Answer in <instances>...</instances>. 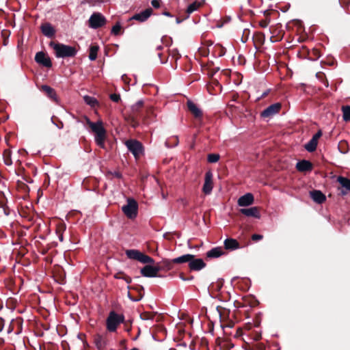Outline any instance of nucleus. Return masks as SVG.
<instances>
[{"label": "nucleus", "mask_w": 350, "mask_h": 350, "mask_svg": "<svg viewBox=\"0 0 350 350\" xmlns=\"http://www.w3.org/2000/svg\"><path fill=\"white\" fill-rule=\"evenodd\" d=\"M159 271V268L151 265H146L144 267L140 272L144 277L154 278L157 277Z\"/></svg>", "instance_id": "11"}, {"label": "nucleus", "mask_w": 350, "mask_h": 350, "mask_svg": "<svg viewBox=\"0 0 350 350\" xmlns=\"http://www.w3.org/2000/svg\"><path fill=\"white\" fill-rule=\"evenodd\" d=\"M176 23H180V21L178 18H177V19H176Z\"/></svg>", "instance_id": "42"}, {"label": "nucleus", "mask_w": 350, "mask_h": 350, "mask_svg": "<svg viewBox=\"0 0 350 350\" xmlns=\"http://www.w3.org/2000/svg\"><path fill=\"white\" fill-rule=\"evenodd\" d=\"M337 181L343 188L346 189L345 191H342V195H345L347 193V191H350V179L343 176H338L337 178Z\"/></svg>", "instance_id": "20"}, {"label": "nucleus", "mask_w": 350, "mask_h": 350, "mask_svg": "<svg viewBox=\"0 0 350 350\" xmlns=\"http://www.w3.org/2000/svg\"><path fill=\"white\" fill-rule=\"evenodd\" d=\"M219 159V155L218 154H209L207 157V160L209 163H216Z\"/></svg>", "instance_id": "33"}, {"label": "nucleus", "mask_w": 350, "mask_h": 350, "mask_svg": "<svg viewBox=\"0 0 350 350\" xmlns=\"http://www.w3.org/2000/svg\"><path fill=\"white\" fill-rule=\"evenodd\" d=\"M98 51V46H92L90 47L89 59L91 61H94L96 59Z\"/></svg>", "instance_id": "29"}, {"label": "nucleus", "mask_w": 350, "mask_h": 350, "mask_svg": "<svg viewBox=\"0 0 350 350\" xmlns=\"http://www.w3.org/2000/svg\"><path fill=\"white\" fill-rule=\"evenodd\" d=\"M224 254L223 249L220 247H217L211 249L206 252V257L209 258H218Z\"/></svg>", "instance_id": "21"}, {"label": "nucleus", "mask_w": 350, "mask_h": 350, "mask_svg": "<svg viewBox=\"0 0 350 350\" xmlns=\"http://www.w3.org/2000/svg\"><path fill=\"white\" fill-rule=\"evenodd\" d=\"M35 60L38 64L46 68H51L52 66L50 57L42 51L38 52L36 54Z\"/></svg>", "instance_id": "9"}, {"label": "nucleus", "mask_w": 350, "mask_h": 350, "mask_svg": "<svg viewBox=\"0 0 350 350\" xmlns=\"http://www.w3.org/2000/svg\"><path fill=\"white\" fill-rule=\"evenodd\" d=\"M321 135H322L321 131H319L317 133H315L312 136V139L318 142V140L321 137Z\"/></svg>", "instance_id": "36"}, {"label": "nucleus", "mask_w": 350, "mask_h": 350, "mask_svg": "<svg viewBox=\"0 0 350 350\" xmlns=\"http://www.w3.org/2000/svg\"><path fill=\"white\" fill-rule=\"evenodd\" d=\"M84 101L86 104L91 107H94L97 104V100L95 98L90 96H85L83 97Z\"/></svg>", "instance_id": "30"}, {"label": "nucleus", "mask_w": 350, "mask_h": 350, "mask_svg": "<svg viewBox=\"0 0 350 350\" xmlns=\"http://www.w3.org/2000/svg\"><path fill=\"white\" fill-rule=\"evenodd\" d=\"M224 247L226 250H234L239 247V243L236 239H226L224 241Z\"/></svg>", "instance_id": "22"}, {"label": "nucleus", "mask_w": 350, "mask_h": 350, "mask_svg": "<svg viewBox=\"0 0 350 350\" xmlns=\"http://www.w3.org/2000/svg\"><path fill=\"white\" fill-rule=\"evenodd\" d=\"M126 255L129 258L138 260L142 263H154L153 258L137 250H127Z\"/></svg>", "instance_id": "4"}, {"label": "nucleus", "mask_w": 350, "mask_h": 350, "mask_svg": "<svg viewBox=\"0 0 350 350\" xmlns=\"http://www.w3.org/2000/svg\"><path fill=\"white\" fill-rule=\"evenodd\" d=\"M125 145L135 159L139 158L142 154L143 146L139 142L135 139H130L125 142Z\"/></svg>", "instance_id": "6"}, {"label": "nucleus", "mask_w": 350, "mask_h": 350, "mask_svg": "<svg viewBox=\"0 0 350 350\" xmlns=\"http://www.w3.org/2000/svg\"><path fill=\"white\" fill-rule=\"evenodd\" d=\"M240 213L247 217H253L257 219L260 217L258 208L256 206L250 207L248 208H241Z\"/></svg>", "instance_id": "15"}, {"label": "nucleus", "mask_w": 350, "mask_h": 350, "mask_svg": "<svg viewBox=\"0 0 350 350\" xmlns=\"http://www.w3.org/2000/svg\"><path fill=\"white\" fill-rule=\"evenodd\" d=\"M187 107L196 118H200L202 116L201 109L192 101H187Z\"/></svg>", "instance_id": "16"}, {"label": "nucleus", "mask_w": 350, "mask_h": 350, "mask_svg": "<svg viewBox=\"0 0 350 350\" xmlns=\"http://www.w3.org/2000/svg\"><path fill=\"white\" fill-rule=\"evenodd\" d=\"M131 350H139V349H137V348H133V349H131Z\"/></svg>", "instance_id": "43"}, {"label": "nucleus", "mask_w": 350, "mask_h": 350, "mask_svg": "<svg viewBox=\"0 0 350 350\" xmlns=\"http://www.w3.org/2000/svg\"><path fill=\"white\" fill-rule=\"evenodd\" d=\"M310 196L312 200L319 204L323 203L326 199L325 195L319 190L310 192Z\"/></svg>", "instance_id": "19"}, {"label": "nucleus", "mask_w": 350, "mask_h": 350, "mask_svg": "<svg viewBox=\"0 0 350 350\" xmlns=\"http://www.w3.org/2000/svg\"><path fill=\"white\" fill-rule=\"evenodd\" d=\"M280 109V103H276L272 104L261 112V116L263 118H271L278 113Z\"/></svg>", "instance_id": "8"}, {"label": "nucleus", "mask_w": 350, "mask_h": 350, "mask_svg": "<svg viewBox=\"0 0 350 350\" xmlns=\"http://www.w3.org/2000/svg\"><path fill=\"white\" fill-rule=\"evenodd\" d=\"M262 235L258 234H254L252 236V239L253 241H257L261 240L262 239Z\"/></svg>", "instance_id": "37"}, {"label": "nucleus", "mask_w": 350, "mask_h": 350, "mask_svg": "<svg viewBox=\"0 0 350 350\" xmlns=\"http://www.w3.org/2000/svg\"><path fill=\"white\" fill-rule=\"evenodd\" d=\"M151 5L154 8H159L160 7V0H152Z\"/></svg>", "instance_id": "38"}, {"label": "nucleus", "mask_w": 350, "mask_h": 350, "mask_svg": "<svg viewBox=\"0 0 350 350\" xmlns=\"http://www.w3.org/2000/svg\"><path fill=\"white\" fill-rule=\"evenodd\" d=\"M213 187V174L211 172L208 171L205 174L204 183L202 187V191L205 194H210L212 191Z\"/></svg>", "instance_id": "10"}, {"label": "nucleus", "mask_w": 350, "mask_h": 350, "mask_svg": "<svg viewBox=\"0 0 350 350\" xmlns=\"http://www.w3.org/2000/svg\"><path fill=\"white\" fill-rule=\"evenodd\" d=\"M317 144V142L311 139L307 144H305L304 147L307 151L312 152L316 150Z\"/></svg>", "instance_id": "26"}, {"label": "nucleus", "mask_w": 350, "mask_h": 350, "mask_svg": "<svg viewBox=\"0 0 350 350\" xmlns=\"http://www.w3.org/2000/svg\"><path fill=\"white\" fill-rule=\"evenodd\" d=\"M192 258H193L192 254H187L183 255L181 256L175 258L172 261V262L176 263V264L188 262V264L189 265L190 261L192 260Z\"/></svg>", "instance_id": "23"}, {"label": "nucleus", "mask_w": 350, "mask_h": 350, "mask_svg": "<svg viewBox=\"0 0 350 350\" xmlns=\"http://www.w3.org/2000/svg\"><path fill=\"white\" fill-rule=\"evenodd\" d=\"M144 103L142 100H138L136 103L132 105L131 109L132 111L134 113H137L139 111L141 108L143 107Z\"/></svg>", "instance_id": "31"}, {"label": "nucleus", "mask_w": 350, "mask_h": 350, "mask_svg": "<svg viewBox=\"0 0 350 350\" xmlns=\"http://www.w3.org/2000/svg\"><path fill=\"white\" fill-rule=\"evenodd\" d=\"M342 118L346 122L350 121V106L345 105L342 107Z\"/></svg>", "instance_id": "27"}, {"label": "nucleus", "mask_w": 350, "mask_h": 350, "mask_svg": "<svg viewBox=\"0 0 350 350\" xmlns=\"http://www.w3.org/2000/svg\"><path fill=\"white\" fill-rule=\"evenodd\" d=\"M296 167L299 172H306L312 170V163L306 160L299 161L296 164Z\"/></svg>", "instance_id": "18"}, {"label": "nucleus", "mask_w": 350, "mask_h": 350, "mask_svg": "<svg viewBox=\"0 0 350 350\" xmlns=\"http://www.w3.org/2000/svg\"><path fill=\"white\" fill-rule=\"evenodd\" d=\"M110 98L113 102H116L117 103V102H118L120 100V96L119 94H112L110 95Z\"/></svg>", "instance_id": "35"}, {"label": "nucleus", "mask_w": 350, "mask_h": 350, "mask_svg": "<svg viewBox=\"0 0 350 350\" xmlns=\"http://www.w3.org/2000/svg\"><path fill=\"white\" fill-rule=\"evenodd\" d=\"M41 89L42 91H44L46 93V94L50 98H51L54 100H57V95H56V93H55V91L54 90V89H53L52 88H51L50 86L46 85H42Z\"/></svg>", "instance_id": "24"}, {"label": "nucleus", "mask_w": 350, "mask_h": 350, "mask_svg": "<svg viewBox=\"0 0 350 350\" xmlns=\"http://www.w3.org/2000/svg\"><path fill=\"white\" fill-rule=\"evenodd\" d=\"M121 25L120 23H117L114 26H113L111 29V33L117 36L120 34V30H121Z\"/></svg>", "instance_id": "34"}, {"label": "nucleus", "mask_w": 350, "mask_h": 350, "mask_svg": "<svg viewBox=\"0 0 350 350\" xmlns=\"http://www.w3.org/2000/svg\"><path fill=\"white\" fill-rule=\"evenodd\" d=\"M204 4V1H196L189 5V6L187 8V13L188 15L191 14L193 12L198 10L199 8H200Z\"/></svg>", "instance_id": "25"}, {"label": "nucleus", "mask_w": 350, "mask_h": 350, "mask_svg": "<svg viewBox=\"0 0 350 350\" xmlns=\"http://www.w3.org/2000/svg\"><path fill=\"white\" fill-rule=\"evenodd\" d=\"M206 266V263L202 258H196L195 256L193 255L192 260L190 261L189 267L191 271H200Z\"/></svg>", "instance_id": "13"}, {"label": "nucleus", "mask_w": 350, "mask_h": 350, "mask_svg": "<svg viewBox=\"0 0 350 350\" xmlns=\"http://www.w3.org/2000/svg\"><path fill=\"white\" fill-rule=\"evenodd\" d=\"M152 10L151 8H148L139 13L134 14L129 18V21L135 20L141 23L145 22L152 15Z\"/></svg>", "instance_id": "12"}, {"label": "nucleus", "mask_w": 350, "mask_h": 350, "mask_svg": "<svg viewBox=\"0 0 350 350\" xmlns=\"http://www.w3.org/2000/svg\"><path fill=\"white\" fill-rule=\"evenodd\" d=\"M88 22L90 27L97 29L105 25L106 18L102 14L94 12L90 16Z\"/></svg>", "instance_id": "7"}, {"label": "nucleus", "mask_w": 350, "mask_h": 350, "mask_svg": "<svg viewBox=\"0 0 350 350\" xmlns=\"http://www.w3.org/2000/svg\"><path fill=\"white\" fill-rule=\"evenodd\" d=\"M41 30L42 33L48 38L53 37L55 33L54 28L50 23L43 24L41 26Z\"/></svg>", "instance_id": "17"}, {"label": "nucleus", "mask_w": 350, "mask_h": 350, "mask_svg": "<svg viewBox=\"0 0 350 350\" xmlns=\"http://www.w3.org/2000/svg\"><path fill=\"white\" fill-rule=\"evenodd\" d=\"M59 240H60L61 241H63V236H62V234L59 236Z\"/></svg>", "instance_id": "41"}, {"label": "nucleus", "mask_w": 350, "mask_h": 350, "mask_svg": "<svg viewBox=\"0 0 350 350\" xmlns=\"http://www.w3.org/2000/svg\"><path fill=\"white\" fill-rule=\"evenodd\" d=\"M113 175L115 177L118 178H120L122 177L121 174H120V172H115L113 174Z\"/></svg>", "instance_id": "39"}, {"label": "nucleus", "mask_w": 350, "mask_h": 350, "mask_svg": "<svg viewBox=\"0 0 350 350\" xmlns=\"http://www.w3.org/2000/svg\"><path fill=\"white\" fill-rule=\"evenodd\" d=\"M49 46L53 48L57 57L65 58L76 55L77 50L75 47L60 43L51 42Z\"/></svg>", "instance_id": "2"}, {"label": "nucleus", "mask_w": 350, "mask_h": 350, "mask_svg": "<svg viewBox=\"0 0 350 350\" xmlns=\"http://www.w3.org/2000/svg\"><path fill=\"white\" fill-rule=\"evenodd\" d=\"M3 158H4V162H5V165H11L12 164L10 151H8V150L4 151Z\"/></svg>", "instance_id": "32"}, {"label": "nucleus", "mask_w": 350, "mask_h": 350, "mask_svg": "<svg viewBox=\"0 0 350 350\" xmlns=\"http://www.w3.org/2000/svg\"><path fill=\"white\" fill-rule=\"evenodd\" d=\"M138 204L133 198L127 199V204L122 207V211L129 219L135 218L137 215Z\"/></svg>", "instance_id": "5"}, {"label": "nucleus", "mask_w": 350, "mask_h": 350, "mask_svg": "<svg viewBox=\"0 0 350 350\" xmlns=\"http://www.w3.org/2000/svg\"><path fill=\"white\" fill-rule=\"evenodd\" d=\"M114 278L116 279L123 280H124L127 284H130L132 282V279L131 277L126 275L122 272H118L114 275Z\"/></svg>", "instance_id": "28"}, {"label": "nucleus", "mask_w": 350, "mask_h": 350, "mask_svg": "<svg viewBox=\"0 0 350 350\" xmlns=\"http://www.w3.org/2000/svg\"><path fill=\"white\" fill-rule=\"evenodd\" d=\"M163 14L165 15V16H170V17L172 16L170 12H164L163 13Z\"/></svg>", "instance_id": "40"}, {"label": "nucleus", "mask_w": 350, "mask_h": 350, "mask_svg": "<svg viewBox=\"0 0 350 350\" xmlns=\"http://www.w3.org/2000/svg\"><path fill=\"white\" fill-rule=\"evenodd\" d=\"M87 124L90 127L92 132L95 134L94 140L96 144L101 148H105V141L106 139V130L103 126L101 120L93 122L86 118Z\"/></svg>", "instance_id": "1"}, {"label": "nucleus", "mask_w": 350, "mask_h": 350, "mask_svg": "<svg viewBox=\"0 0 350 350\" xmlns=\"http://www.w3.org/2000/svg\"><path fill=\"white\" fill-rule=\"evenodd\" d=\"M124 321V317L122 314H118L114 311L110 312L107 321L106 325L107 329L110 332H116L118 326L123 323Z\"/></svg>", "instance_id": "3"}, {"label": "nucleus", "mask_w": 350, "mask_h": 350, "mask_svg": "<svg viewBox=\"0 0 350 350\" xmlns=\"http://www.w3.org/2000/svg\"><path fill=\"white\" fill-rule=\"evenodd\" d=\"M254 201V198L253 194L247 193L238 199L237 204L239 206H248L252 205Z\"/></svg>", "instance_id": "14"}]
</instances>
